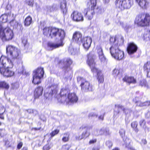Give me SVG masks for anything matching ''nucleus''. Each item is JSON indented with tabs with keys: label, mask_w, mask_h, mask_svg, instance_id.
<instances>
[{
	"label": "nucleus",
	"mask_w": 150,
	"mask_h": 150,
	"mask_svg": "<svg viewBox=\"0 0 150 150\" xmlns=\"http://www.w3.org/2000/svg\"><path fill=\"white\" fill-rule=\"evenodd\" d=\"M65 36L64 31L61 29H58L54 28H50V32L49 37L51 38H55L59 39L60 43L55 44L52 42L48 43V46L53 48H56L62 46L63 45L62 40Z\"/></svg>",
	"instance_id": "obj_1"
},
{
	"label": "nucleus",
	"mask_w": 150,
	"mask_h": 150,
	"mask_svg": "<svg viewBox=\"0 0 150 150\" xmlns=\"http://www.w3.org/2000/svg\"><path fill=\"white\" fill-rule=\"evenodd\" d=\"M135 23L138 26H149L150 23V16L146 13L145 15L139 14L136 18Z\"/></svg>",
	"instance_id": "obj_2"
},
{
	"label": "nucleus",
	"mask_w": 150,
	"mask_h": 150,
	"mask_svg": "<svg viewBox=\"0 0 150 150\" xmlns=\"http://www.w3.org/2000/svg\"><path fill=\"white\" fill-rule=\"evenodd\" d=\"M110 50L112 56L115 59L120 60L124 58V52L120 49L117 45L114 44L112 45Z\"/></svg>",
	"instance_id": "obj_3"
},
{
	"label": "nucleus",
	"mask_w": 150,
	"mask_h": 150,
	"mask_svg": "<svg viewBox=\"0 0 150 150\" xmlns=\"http://www.w3.org/2000/svg\"><path fill=\"white\" fill-rule=\"evenodd\" d=\"M6 53L8 55L10 56L12 59H17L19 58L21 53L19 49L11 45L6 47Z\"/></svg>",
	"instance_id": "obj_4"
},
{
	"label": "nucleus",
	"mask_w": 150,
	"mask_h": 150,
	"mask_svg": "<svg viewBox=\"0 0 150 150\" xmlns=\"http://www.w3.org/2000/svg\"><path fill=\"white\" fill-rule=\"evenodd\" d=\"M96 56L94 52L92 51L90 52L88 55V64L91 69L92 71L94 73H97L98 75L100 71L98 70L95 67V63L94 59L95 58Z\"/></svg>",
	"instance_id": "obj_5"
},
{
	"label": "nucleus",
	"mask_w": 150,
	"mask_h": 150,
	"mask_svg": "<svg viewBox=\"0 0 150 150\" xmlns=\"http://www.w3.org/2000/svg\"><path fill=\"white\" fill-rule=\"evenodd\" d=\"M44 74L43 68H38L33 71V79L32 82L35 84L40 83V79Z\"/></svg>",
	"instance_id": "obj_6"
},
{
	"label": "nucleus",
	"mask_w": 150,
	"mask_h": 150,
	"mask_svg": "<svg viewBox=\"0 0 150 150\" xmlns=\"http://www.w3.org/2000/svg\"><path fill=\"white\" fill-rule=\"evenodd\" d=\"M117 7L121 10L129 8L133 4L132 0H116L115 1Z\"/></svg>",
	"instance_id": "obj_7"
},
{
	"label": "nucleus",
	"mask_w": 150,
	"mask_h": 150,
	"mask_svg": "<svg viewBox=\"0 0 150 150\" xmlns=\"http://www.w3.org/2000/svg\"><path fill=\"white\" fill-rule=\"evenodd\" d=\"M13 37V31L9 27L4 29L2 34L0 35V38L3 41L11 40Z\"/></svg>",
	"instance_id": "obj_8"
},
{
	"label": "nucleus",
	"mask_w": 150,
	"mask_h": 150,
	"mask_svg": "<svg viewBox=\"0 0 150 150\" xmlns=\"http://www.w3.org/2000/svg\"><path fill=\"white\" fill-rule=\"evenodd\" d=\"M57 91V86L56 84H52L49 86L46 89L45 93V96L47 99H51L52 96L56 94Z\"/></svg>",
	"instance_id": "obj_9"
},
{
	"label": "nucleus",
	"mask_w": 150,
	"mask_h": 150,
	"mask_svg": "<svg viewBox=\"0 0 150 150\" xmlns=\"http://www.w3.org/2000/svg\"><path fill=\"white\" fill-rule=\"evenodd\" d=\"M77 81L78 82L81 83L80 86L82 90L85 91H87L91 90L89 82L83 78L78 77L77 78Z\"/></svg>",
	"instance_id": "obj_10"
},
{
	"label": "nucleus",
	"mask_w": 150,
	"mask_h": 150,
	"mask_svg": "<svg viewBox=\"0 0 150 150\" xmlns=\"http://www.w3.org/2000/svg\"><path fill=\"white\" fill-rule=\"evenodd\" d=\"M91 4V9L90 10L89 9L87 8H85L84 10V13L86 15L89 16L88 19H91L93 18V16L94 14V12L93 11L94 7L96 4V0H89Z\"/></svg>",
	"instance_id": "obj_11"
},
{
	"label": "nucleus",
	"mask_w": 150,
	"mask_h": 150,
	"mask_svg": "<svg viewBox=\"0 0 150 150\" xmlns=\"http://www.w3.org/2000/svg\"><path fill=\"white\" fill-rule=\"evenodd\" d=\"M0 62L2 64L3 67L6 68H12L13 66V62L11 59L2 56L0 59Z\"/></svg>",
	"instance_id": "obj_12"
},
{
	"label": "nucleus",
	"mask_w": 150,
	"mask_h": 150,
	"mask_svg": "<svg viewBox=\"0 0 150 150\" xmlns=\"http://www.w3.org/2000/svg\"><path fill=\"white\" fill-rule=\"evenodd\" d=\"M69 90L68 89L63 88L60 91V96L58 99L59 102L62 103H65L67 99V97L68 94H69Z\"/></svg>",
	"instance_id": "obj_13"
},
{
	"label": "nucleus",
	"mask_w": 150,
	"mask_h": 150,
	"mask_svg": "<svg viewBox=\"0 0 150 150\" xmlns=\"http://www.w3.org/2000/svg\"><path fill=\"white\" fill-rule=\"evenodd\" d=\"M71 17L75 21H82L83 20V17L82 14L78 11H74L71 14Z\"/></svg>",
	"instance_id": "obj_14"
},
{
	"label": "nucleus",
	"mask_w": 150,
	"mask_h": 150,
	"mask_svg": "<svg viewBox=\"0 0 150 150\" xmlns=\"http://www.w3.org/2000/svg\"><path fill=\"white\" fill-rule=\"evenodd\" d=\"M8 68H6L3 67H0V73L4 76L7 77L13 76L14 74V72Z\"/></svg>",
	"instance_id": "obj_15"
},
{
	"label": "nucleus",
	"mask_w": 150,
	"mask_h": 150,
	"mask_svg": "<svg viewBox=\"0 0 150 150\" xmlns=\"http://www.w3.org/2000/svg\"><path fill=\"white\" fill-rule=\"evenodd\" d=\"M78 100V98L74 93H69L68 94L65 102L67 103H69L76 102Z\"/></svg>",
	"instance_id": "obj_16"
},
{
	"label": "nucleus",
	"mask_w": 150,
	"mask_h": 150,
	"mask_svg": "<svg viewBox=\"0 0 150 150\" xmlns=\"http://www.w3.org/2000/svg\"><path fill=\"white\" fill-rule=\"evenodd\" d=\"M137 49V47L135 44L133 43H130L129 44L127 50L128 53L131 54L136 52Z\"/></svg>",
	"instance_id": "obj_17"
},
{
	"label": "nucleus",
	"mask_w": 150,
	"mask_h": 150,
	"mask_svg": "<svg viewBox=\"0 0 150 150\" xmlns=\"http://www.w3.org/2000/svg\"><path fill=\"white\" fill-rule=\"evenodd\" d=\"M92 42L91 39L90 37H87L83 38L82 43L84 48L88 50L90 47Z\"/></svg>",
	"instance_id": "obj_18"
},
{
	"label": "nucleus",
	"mask_w": 150,
	"mask_h": 150,
	"mask_svg": "<svg viewBox=\"0 0 150 150\" xmlns=\"http://www.w3.org/2000/svg\"><path fill=\"white\" fill-rule=\"evenodd\" d=\"M73 38L77 42L80 44L82 42V35L79 32H76L74 33Z\"/></svg>",
	"instance_id": "obj_19"
},
{
	"label": "nucleus",
	"mask_w": 150,
	"mask_h": 150,
	"mask_svg": "<svg viewBox=\"0 0 150 150\" xmlns=\"http://www.w3.org/2000/svg\"><path fill=\"white\" fill-rule=\"evenodd\" d=\"M136 0L139 5L143 9H146L149 6V2L146 0Z\"/></svg>",
	"instance_id": "obj_20"
},
{
	"label": "nucleus",
	"mask_w": 150,
	"mask_h": 150,
	"mask_svg": "<svg viewBox=\"0 0 150 150\" xmlns=\"http://www.w3.org/2000/svg\"><path fill=\"white\" fill-rule=\"evenodd\" d=\"M123 80L124 81L128 83L134 84L136 83V80L133 77L125 76L123 78Z\"/></svg>",
	"instance_id": "obj_21"
},
{
	"label": "nucleus",
	"mask_w": 150,
	"mask_h": 150,
	"mask_svg": "<svg viewBox=\"0 0 150 150\" xmlns=\"http://www.w3.org/2000/svg\"><path fill=\"white\" fill-rule=\"evenodd\" d=\"M43 90V88L41 86H38L36 88L34 92V96L35 98H38L41 96Z\"/></svg>",
	"instance_id": "obj_22"
},
{
	"label": "nucleus",
	"mask_w": 150,
	"mask_h": 150,
	"mask_svg": "<svg viewBox=\"0 0 150 150\" xmlns=\"http://www.w3.org/2000/svg\"><path fill=\"white\" fill-rule=\"evenodd\" d=\"M84 129L85 130V131L83 132L82 134L83 138H86L88 137L90 135V132L92 129H91L90 128H88L86 127H84Z\"/></svg>",
	"instance_id": "obj_23"
},
{
	"label": "nucleus",
	"mask_w": 150,
	"mask_h": 150,
	"mask_svg": "<svg viewBox=\"0 0 150 150\" xmlns=\"http://www.w3.org/2000/svg\"><path fill=\"white\" fill-rule=\"evenodd\" d=\"M124 142V145H125L126 148L131 150H135L133 147L131 145V141L128 138H126Z\"/></svg>",
	"instance_id": "obj_24"
},
{
	"label": "nucleus",
	"mask_w": 150,
	"mask_h": 150,
	"mask_svg": "<svg viewBox=\"0 0 150 150\" xmlns=\"http://www.w3.org/2000/svg\"><path fill=\"white\" fill-rule=\"evenodd\" d=\"M60 8L63 14H65L67 13V9L66 2L65 0H63L61 2Z\"/></svg>",
	"instance_id": "obj_25"
},
{
	"label": "nucleus",
	"mask_w": 150,
	"mask_h": 150,
	"mask_svg": "<svg viewBox=\"0 0 150 150\" xmlns=\"http://www.w3.org/2000/svg\"><path fill=\"white\" fill-rule=\"evenodd\" d=\"M69 51L71 54L75 55L78 53L79 49L74 48L71 45L69 47Z\"/></svg>",
	"instance_id": "obj_26"
},
{
	"label": "nucleus",
	"mask_w": 150,
	"mask_h": 150,
	"mask_svg": "<svg viewBox=\"0 0 150 150\" xmlns=\"http://www.w3.org/2000/svg\"><path fill=\"white\" fill-rule=\"evenodd\" d=\"M137 105L139 106H144L149 105L150 102L149 101H146L144 103L142 102L141 101H138L136 102Z\"/></svg>",
	"instance_id": "obj_27"
},
{
	"label": "nucleus",
	"mask_w": 150,
	"mask_h": 150,
	"mask_svg": "<svg viewBox=\"0 0 150 150\" xmlns=\"http://www.w3.org/2000/svg\"><path fill=\"white\" fill-rule=\"evenodd\" d=\"M32 18L30 16L27 17L25 19L24 22L25 25L28 26L29 25L32 23Z\"/></svg>",
	"instance_id": "obj_28"
},
{
	"label": "nucleus",
	"mask_w": 150,
	"mask_h": 150,
	"mask_svg": "<svg viewBox=\"0 0 150 150\" xmlns=\"http://www.w3.org/2000/svg\"><path fill=\"white\" fill-rule=\"evenodd\" d=\"M9 87V85L6 82L0 81V88H4L6 89H8Z\"/></svg>",
	"instance_id": "obj_29"
},
{
	"label": "nucleus",
	"mask_w": 150,
	"mask_h": 150,
	"mask_svg": "<svg viewBox=\"0 0 150 150\" xmlns=\"http://www.w3.org/2000/svg\"><path fill=\"white\" fill-rule=\"evenodd\" d=\"M43 32L44 35L49 37L50 32V28L45 27L43 29Z\"/></svg>",
	"instance_id": "obj_30"
},
{
	"label": "nucleus",
	"mask_w": 150,
	"mask_h": 150,
	"mask_svg": "<svg viewBox=\"0 0 150 150\" xmlns=\"http://www.w3.org/2000/svg\"><path fill=\"white\" fill-rule=\"evenodd\" d=\"M8 21V16L7 14H4L2 15L0 17V21L2 23H5Z\"/></svg>",
	"instance_id": "obj_31"
},
{
	"label": "nucleus",
	"mask_w": 150,
	"mask_h": 150,
	"mask_svg": "<svg viewBox=\"0 0 150 150\" xmlns=\"http://www.w3.org/2000/svg\"><path fill=\"white\" fill-rule=\"evenodd\" d=\"M137 122L136 121H134L132 122L131 124L132 127L133 128L135 132L137 133L139 131V129L137 128Z\"/></svg>",
	"instance_id": "obj_32"
},
{
	"label": "nucleus",
	"mask_w": 150,
	"mask_h": 150,
	"mask_svg": "<svg viewBox=\"0 0 150 150\" xmlns=\"http://www.w3.org/2000/svg\"><path fill=\"white\" fill-rule=\"evenodd\" d=\"M70 134L69 132H67L64 135V137L62 138V141L64 142L68 141L69 140Z\"/></svg>",
	"instance_id": "obj_33"
},
{
	"label": "nucleus",
	"mask_w": 150,
	"mask_h": 150,
	"mask_svg": "<svg viewBox=\"0 0 150 150\" xmlns=\"http://www.w3.org/2000/svg\"><path fill=\"white\" fill-rule=\"evenodd\" d=\"M10 23L11 25L15 28L18 27L19 24L14 19L10 21Z\"/></svg>",
	"instance_id": "obj_34"
},
{
	"label": "nucleus",
	"mask_w": 150,
	"mask_h": 150,
	"mask_svg": "<svg viewBox=\"0 0 150 150\" xmlns=\"http://www.w3.org/2000/svg\"><path fill=\"white\" fill-rule=\"evenodd\" d=\"M8 16V20L12 21L14 19L15 16L13 13H8L7 14Z\"/></svg>",
	"instance_id": "obj_35"
},
{
	"label": "nucleus",
	"mask_w": 150,
	"mask_h": 150,
	"mask_svg": "<svg viewBox=\"0 0 150 150\" xmlns=\"http://www.w3.org/2000/svg\"><path fill=\"white\" fill-rule=\"evenodd\" d=\"M52 146L53 145L51 144L48 143L43 146V150H49Z\"/></svg>",
	"instance_id": "obj_36"
},
{
	"label": "nucleus",
	"mask_w": 150,
	"mask_h": 150,
	"mask_svg": "<svg viewBox=\"0 0 150 150\" xmlns=\"http://www.w3.org/2000/svg\"><path fill=\"white\" fill-rule=\"evenodd\" d=\"M139 123L140 126L141 127L144 129L146 128V122L144 120L142 119L141 120L139 121Z\"/></svg>",
	"instance_id": "obj_37"
},
{
	"label": "nucleus",
	"mask_w": 150,
	"mask_h": 150,
	"mask_svg": "<svg viewBox=\"0 0 150 150\" xmlns=\"http://www.w3.org/2000/svg\"><path fill=\"white\" fill-rule=\"evenodd\" d=\"M149 31H147L146 33H145L144 35V39L146 41L149 40H150V38H149L150 35Z\"/></svg>",
	"instance_id": "obj_38"
},
{
	"label": "nucleus",
	"mask_w": 150,
	"mask_h": 150,
	"mask_svg": "<svg viewBox=\"0 0 150 150\" xmlns=\"http://www.w3.org/2000/svg\"><path fill=\"white\" fill-rule=\"evenodd\" d=\"M110 42L111 43L113 44L112 45L116 44L118 45L117 43L116 42V38L115 37H111L110 39Z\"/></svg>",
	"instance_id": "obj_39"
},
{
	"label": "nucleus",
	"mask_w": 150,
	"mask_h": 150,
	"mask_svg": "<svg viewBox=\"0 0 150 150\" xmlns=\"http://www.w3.org/2000/svg\"><path fill=\"white\" fill-rule=\"evenodd\" d=\"M96 49L97 50V53L98 55L102 54L103 53V50L101 47L100 46H98L97 47Z\"/></svg>",
	"instance_id": "obj_40"
},
{
	"label": "nucleus",
	"mask_w": 150,
	"mask_h": 150,
	"mask_svg": "<svg viewBox=\"0 0 150 150\" xmlns=\"http://www.w3.org/2000/svg\"><path fill=\"white\" fill-rule=\"evenodd\" d=\"M144 71H146V72L147 74V75H148L149 71H148V69H150V66H149V64L148 63V62H147L146 64H145L144 65Z\"/></svg>",
	"instance_id": "obj_41"
},
{
	"label": "nucleus",
	"mask_w": 150,
	"mask_h": 150,
	"mask_svg": "<svg viewBox=\"0 0 150 150\" xmlns=\"http://www.w3.org/2000/svg\"><path fill=\"white\" fill-rule=\"evenodd\" d=\"M98 75V79L100 83H103L104 81V78L102 75H100V73Z\"/></svg>",
	"instance_id": "obj_42"
},
{
	"label": "nucleus",
	"mask_w": 150,
	"mask_h": 150,
	"mask_svg": "<svg viewBox=\"0 0 150 150\" xmlns=\"http://www.w3.org/2000/svg\"><path fill=\"white\" fill-rule=\"evenodd\" d=\"M26 4L28 6L32 7L34 4L33 0H26Z\"/></svg>",
	"instance_id": "obj_43"
},
{
	"label": "nucleus",
	"mask_w": 150,
	"mask_h": 150,
	"mask_svg": "<svg viewBox=\"0 0 150 150\" xmlns=\"http://www.w3.org/2000/svg\"><path fill=\"white\" fill-rule=\"evenodd\" d=\"M19 84L17 82L13 83L12 84V88L14 89L18 88L19 87Z\"/></svg>",
	"instance_id": "obj_44"
},
{
	"label": "nucleus",
	"mask_w": 150,
	"mask_h": 150,
	"mask_svg": "<svg viewBox=\"0 0 150 150\" xmlns=\"http://www.w3.org/2000/svg\"><path fill=\"white\" fill-rule=\"evenodd\" d=\"M99 59L101 62H104L105 60V58L104 57L103 54H102L98 55Z\"/></svg>",
	"instance_id": "obj_45"
},
{
	"label": "nucleus",
	"mask_w": 150,
	"mask_h": 150,
	"mask_svg": "<svg viewBox=\"0 0 150 150\" xmlns=\"http://www.w3.org/2000/svg\"><path fill=\"white\" fill-rule=\"evenodd\" d=\"M47 11L50 12L53 11L55 9V7L54 6H48L47 7Z\"/></svg>",
	"instance_id": "obj_46"
},
{
	"label": "nucleus",
	"mask_w": 150,
	"mask_h": 150,
	"mask_svg": "<svg viewBox=\"0 0 150 150\" xmlns=\"http://www.w3.org/2000/svg\"><path fill=\"white\" fill-rule=\"evenodd\" d=\"M59 132V130L58 129H56L54 131H52L50 135L51 137H53L55 135L57 134Z\"/></svg>",
	"instance_id": "obj_47"
},
{
	"label": "nucleus",
	"mask_w": 150,
	"mask_h": 150,
	"mask_svg": "<svg viewBox=\"0 0 150 150\" xmlns=\"http://www.w3.org/2000/svg\"><path fill=\"white\" fill-rule=\"evenodd\" d=\"M119 73V71L118 70L115 69L113 71L112 74L115 76H116L118 75Z\"/></svg>",
	"instance_id": "obj_48"
},
{
	"label": "nucleus",
	"mask_w": 150,
	"mask_h": 150,
	"mask_svg": "<svg viewBox=\"0 0 150 150\" xmlns=\"http://www.w3.org/2000/svg\"><path fill=\"white\" fill-rule=\"evenodd\" d=\"M70 148V145L67 144L63 145L62 147L63 150H69Z\"/></svg>",
	"instance_id": "obj_49"
},
{
	"label": "nucleus",
	"mask_w": 150,
	"mask_h": 150,
	"mask_svg": "<svg viewBox=\"0 0 150 150\" xmlns=\"http://www.w3.org/2000/svg\"><path fill=\"white\" fill-rule=\"evenodd\" d=\"M140 84L142 86H146L147 83L145 80H142L140 81Z\"/></svg>",
	"instance_id": "obj_50"
},
{
	"label": "nucleus",
	"mask_w": 150,
	"mask_h": 150,
	"mask_svg": "<svg viewBox=\"0 0 150 150\" xmlns=\"http://www.w3.org/2000/svg\"><path fill=\"white\" fill-rule=\"evenodd\" d=\"M119 133L122 138H123V137H124L125 134V131L124 129H121Z\"/></svg>",
	"instance_id": "obj_51"
},
{
	"label": "nucleus",
	"mask_w": 150,
	"mask_h": 150,
	"mask_svg": "<svg viewBox=\"0 0 150 150\" xmlns=\"http://www.w3.org/2000/svg\"><path fill=\"white\" fill-rule=\"evenodd\" d=\"M88 117H97V114L95 113L91 112L88 115Z\"/></svg>",
	"instance_id": "obj_52"
},
{
	"label": "nucleus",
	"mask_w": 150,
	"mask_h": 150,
	"mask_svg": "<svg viewBox=\"0 0 150 150\" xmlns=\"http://www.w3.org/2000/svg\"><path fill=\"white\" fill-rule=\"evenodd\" d=\"M103 132V134L105 135H107L109 134V131L108 129L104 128Z\"/></svg>",
	"instance_id": "obj_53"
},
{
	"label": "nucleus",
	"mask_w": 150,
	"mask_h": 150,
	"mask_svg": "<svg viewBox=\"0 0 150 150\" xmlns=\"http://www.w3.org/2000/svg\"><path fill=\"white\" fill-rule=\"evenodd\" d=\"M27 112L29 113H33L35 114H36L37 113V112L35 110H34L31 109H28L27 110Z\"/></svg>",
	"instance_id": "obj_54"
},
{
	"label": "nucleus",
	"mask_w": 150,
	"mask_h": 150,
	"mask_svg": "<svg viewBox=\"0 0 150 150\" xmlns=\"http://www.w3.org/2000/svg\"><path fill=\"white\" fill-rule=\"evenodd\" d=\"M116 107H117L118 108H120L122 109L124 112H126V110H127V109L125 108L124 107L122 106V105H115Z\"/></svg>",
	"instance_id": "obj_55"
},
{
	"label": "nucleus",
	"mask_w": 150,
	"mask_h": 150,
	"mask_svg": "<svg viewBox=\"0 0 150 150\" xmlns=\"http://www.w3.org/2000/svg\"><path fill=\"white\" fill-rule=\"evenodd\" d=\"M106 144L109 148L111 147L112 145V142L109 141L106 142Z\"/></svg>",
	"instance_id": "obj_56"
},
{
	"label": "nucleus",
	"mask_w": 150,
	"mask_h": 150,
	"mask_svg": "<svg viewBox=\"0 0 150 150\" xmlns=\"http://www.w3.org/2000/svg\"><path fill=\"white\" fill-rule=\"evenodd\" d=\"M5 108L2 105L0 106V113L3 114L5 111Z\"/></svg>",
	"instance_id": "obj_57"
},
{
	"label": "nucleus",
	"mask_w": 150,
	"mask_h": 150,
	"mask_svg": "<svg viewBox=\"0 0 150 150\" xmlns=\"http://www.w3.org/2000/svg\"><path fill=\"white\" fill-rule=\"evenodd\" d=\"M66 62H67V67H68L72 63V61L71 59H67Z\"/></svg>",
	"instance_id": "obj_58"
},
{
	"label": "nucleus",
	"mask_w": 150,
	"mask_h": 150,
	"mask_svg": "<svg viewBox=\"0 0 150 150\" xmlns=\"http://www.w3.org/2000/svg\"><path fill=\"white\" fill-rule=\"evenodd\" d=\"M99 129H96L94 130L93 134L95 135H100L99 134Z\"/></svg>",
	"instance_id": "obj_59"
},
{
	"label": "nucleus",
	"mask_w": 150,
	"mask_h": 150,
	"mask_svg": "<svg viewBox=\"0 0 150 150\" xmlns=\"http://www.w3.org/2000/svg\"><path fill=\"white\" fill-rule=\"evenodd\" d=\"M76 138L77 140H81L83 139L82 135L81 136H79V135L77 134L76 136Z\"/></svg>",
	"instance_id": "obj_60"
},
{
	"label": "nucleus",
	"mask_w": 150,
	"mask_h": 150,
	"mask_svg": "<svg viewBox=\"0 0 150 150\" xmlns=\"http://www.w3.org/2000/svg\"><path fill=\"white\" fill-rule=\"evenodd\" d=\"M23 145V143L22 142H20L18 143V145L17 148L18 149H20L22 147Z\"/></svg>",
	"instance_id": "obj_61"
},
{
	"label": "nucleus",
	"mask_w": 150,
	"mask_h": 150,
	"mask_svg": "<svg viewBox=\"0 0 150 150\" xmlns=\"http://www.w3.org/2000/svg\"><path fill=\"white\" fill-rule=\"evenodd\" d=\"M104 128H103L100 129H99V134H100V135H102L104 134Z\"/></svg>",
	"instance_id": "obj_62"
},
{
	"label": "nucleus",
	"mask_w": 150,
	"mask_h": 150,
	"mask_svg": "<svg viewBox=\"0 0 150 150\" xmlns=\"http://www.w3.org/2000/svg\"><path fill=\"white\" fill-rule=\"evenodd\" d=\"M96 142V139H92L89 142L90 144H92Z\"/></svg>",
	"instance_id": "obj_63"
},
{
	"label": "nucleus",
	"mask_w": 150,
	"mask_h": 150,
	"mask_svg": "<svg viewBox=\"0 0 150 150\" xmlns=\"http://www.w3.org/2000/svg\"><path fill=\"white\" fill-rule=\"evenodd\" d=\"M141 144H145L146 143V141L145 139H142V140Z\"/></svg>",
	"instance_id": "obj_64"
}]
</instances>
